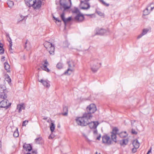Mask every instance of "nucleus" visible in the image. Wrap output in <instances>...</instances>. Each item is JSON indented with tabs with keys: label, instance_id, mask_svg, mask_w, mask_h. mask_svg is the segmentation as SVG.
Masks as SVG:
<instances>
[{
	"label": "nucleus",
	"instance_id": "25",
	"mask_svg": "<svg viewBox=\"0 0 154 154\" xmlns=\"http://www.w3.org/2000/svg\"><path fill=\"white\" fill-rule=\"evenodd\" d=\"M4 65L5 69L6 70H7V72H8L10 68V66L9 65L7 62H5V63Z\"/></svg>",
	"mask_w": 154,
	"mask_h": 154
},
{
	"label": "nucleus",
	"instance_id": "45",
	"mask_svg": "<svg viewBox=\"0 0 154 154\" xmlns=\"http://www.w3.org/2000/svg\"><path fill=\"white\" fill-rule=\"evenodd\" d=\"M137 149V148H135L134 147L133 148L132 150V152L134 153L135 152H136Z\"/></svg>",
	"mask_w": 154,
	"mask_h": 154
},
{
	"label": "nucleus",
	"instance_id": "63",
	"mask_svg": "<svg viewBox=\"0 0 154 154\" xmlns=\"http://www.w3.org/2000/svg\"><path fill=\"white\" fill-rule=\"evenodd\" d=\"M47 122H49V120H47Z\"/></svg>",
	"mask_w": 154,
	"mask_h": 154
},
{
	"label": "nucleus",
	"instance_id": "37",
	"mask_svg": "<svg viewBox=\"0 0 154 154\" xmlns=\"http://www.w3.org/2000/svg\"><path fill=\"white\" fill-rule=\"evenodd\" d=\"M60 17L62 20L63 21H65V14L64 12H63L60 15Z\"/></svg>",
	"mask_w": 154,
	"mask_h": 154
},
{
	"label": "nucleus",
	"instance_id": "23",
	"mask_svg": "<svg viewBox=\"0 0 154 154\" xmlns=\"http://www.w3.org/2000/svg\"><path fill=\"white\" fill-rule=\"evenodd\" d=\"M7 95L4 91L0 92V98L5 99L7 98Z\"/></svg>",
	"mask_w": 154,
	"mask_h": 154
},
{
	"label": "nucleus",
	"instance_id": "29",
	"mask_svg": "<svg viewBox=\"0 0 154 154\" xmlns=\"http://www.w3.org/2000/svg\"><path fill=\"white\" fill-rule=\"evenodd\" d=\"M57 67L59 69H60L63 68V65L62 63H58L57 65Z\"/></svg>",
	"mask_w": 154,
	"mask_h": 154
},
{
	"label": "nucleus",
	"instance_id": "26",
	"mask_svg": "<svg viewBox=\"0 0 154 154\" xmlns=\"http://www.w3.org/2000/svg\"><path fill=\"white\" fill-rule=\"evenodd\" d=\"M119 136L121 137H125L127 136L126 131L122 132L119 134Z\"/></svg>",
	"mask_w": 154,
	"mask_h": 154
},
{
	"label": "nucleus",
	"instance_id": "38",
	"mask_svg": "<svg viewBox=\"0 0 154 154\" xmlns=\"http://www.w3.org/2000/svg\"><path fill=\"white\" fill-rule=\"evenodd\" d=\"M149 30L148 29H144L143 30L142 32V33L143 35H144L147 33Z\"/></svg>",
	"mask_w": 154,
	"mask_h": 154
},
{
	"label": "nucleus",
	"instance_id": "58",
	"mask_svg": "<svg viewBox=\"0 0 154 154\" xmlns=\"http://www.w3.org/2000/svg\"><path fill=\"white\" fill-rule=\"evenodd\" d=\"M135 120L132 121H131V124H132V123H133L132 122H135Z\"/></svg>",
	"mask_w": 154,
	"mask_h": 154
},
{
	"label": "nucleus",
	"instance_id": "43",
	"mask_svg": "<svg viewBox=\"0 0 154 154\" xmlns=\"http://www.w3.org/2000/svg\"><path fill=\"white\" fill-rule=\"evenodd\" d=\"M131 132L133 134H137V132L135 131L134 129H132Z\"/></svg>",
	"mask_w": 154,
	"mask_h": 154
},
{
	"label": "nucleus",
	"instance_id": "56",
	"mask_svg": "<svg viewBox=\"0 0 154 154\" xmlns=\"http://www.w3.org/2000/svg\"><path fill=\"white\" fill-rule=\"evenodd\" d=\"M49 139H51H51H52V137H51V135H50L49 136Z\"/></svg>",
	"mask_w": 154,
	"mask_h": 154
},
{
	"label": "nucleus",
	"instance_id": "11",
	"mask_svg": "<svg viewBox=\"0 0 154 154\" xmlns=\"http://www.w3.org/2000/svg\"><path fill=\"white\" fill-rule=\"evenodd\" d=\"M42 4V1L41 0H38L33 3L32 7L34 9H38L41 7Z\"/></svg>",
	"mask_w": 154,
	"mask_h": 154
},
{
	"label": "nucleus",
	"instance_id": "27",
	"mask_svg": "<svg viewBox=\"0 0 154 154\" xmlns=\"http://www.w3.org/2000/svg\"><path fill=\"white\" fill-rule=\"evenodd\" d=\"M55 128V125L52 122L50 126V129L51 132H53L54 131Z\"/></svg>",
	"mask_w": 154,
	"mask_h": 154
},
{
	"label": "nucleus",
	"instance_id": "34",
	"mask_svg": "<svg viewBox=\"0 0 154 154\" xmlns=\"http://www.w3.org/2000/svg\"><path fill=\"white\" fill-rule=\"evenodd\" d=\"M72 19V17H69L67 18H65V21H63V22L64 23L65 25L66 26V23L70 21V20H71Z\"/></svg>",
	"mask_w": 154,
	"mask_h": 154
},
{
	"label": "nucleus",
	"instance_id": "6",
	"mask_svg": "<svg viewBox=\"0 0 154 154\" xmlns=\"http://www.w3.org/2000/svg\"><path fill=\"white\" fill-rule=\"evenodd\" d=\"M44 46L46 49L48 48V50L50 54L53 55L54 54V45L48 42H47L45 43Z\"/></svg>",
	"mask_w": 154,
	"mask_h": 154
},
{
	"label": "nucleus",
	"instance_id": "21",
	"mask_svg": "<svg viewBox=\"0 0 154 154\" xmlns=\"http://www.w3.org/2000/svg\"><path fill=\"white\" fill-rule=\"evenodd\" d=\"M68 108L67 106L63 107V111L64 112L62 113V114L64 116H67L68 113Z\"/></svg>",
	"mask_w": 154,
	"mask_h": 154
},
{
	"label": "nucleus",
	"instance_id": "20",
	"mask_svg": "<svg viewBox=\"0 0 154 154\" xmlns=\"http://www.w3.org/2000/svg\"><path fill=\"white\" fill-rule=\"evenodd\" d=\"M133 144L135 148H138L140 146V143L137 140H134L133 143Z\"/></svg>",
	"mask_w": 154,
	"mask_h": 154
},
{
	"label": "nucleus",
	"instance_id": "54",
	"mask_svg": "<svg viewBox=\"0 0 154 154\" xmlns=\"http://www.w3.org/2000/svg\"><path fill=\"white\" fill-rule=\"evenodd\" d=\"M8 79H9V81H8V82H11V79L10 78V77L9 76H8Z\"/></svg>",
	"mask_w": 154,
	"mask_h": 154
},
{
	"label": "nucleus",
	"instance_id": "62",
	"mask_svg": "<svg viewBox=\"0 0 154 154\" xmlns=\"http://www.w3.org/2000/svg\"><path fill=\"white\" fill-rule=\"evenodd\" d=\"M53 18H54V19H55V20L56 18V17H54V16H53Z\"/></svg>",
	"mask_w": 154,
	"mask_h": 154
},
{
	"label": "nucleus",
	"instance_id": "14",
	"mask_svg": "<svg viewBox=\"0 0 154 154\" xmlns=\"http://www.w3.org/2000/svg\"><path fill=\"white\" fill-rule=\"evenodd\" d=\"M26 4L28 7H30L35 3L36 0H25Z\"/></svg>",
	"mask_w": 154,
	"mask_h": 154
},
{
	"label": "nucleus",
	"instance_id": "36",
	"mask_svg": "<svg viewBox=\"0 0 154 154\" xmlns=\"http://www.w3.org/2000/svg\"><path fill=\"white\" fill-rule=\"evenodd\" d=\"M42 138L41 137H38L35 139L36 142L37 143L39 144L40 143V141L41 140Z\"/></svg>",
	"mask_w": 154,
	"mask_h": 154
},
{
	"label": "nucleus",
	"instance_id": "28",
	"mask_svg": "<svg viewBox=\"0 0 154 154\" xmlns=\"http://www.w3.org/2000/svg\"><path fill=\"white\" fill-rule=\"evenodd\" d=\"M111 137L112 140L115 142V143H116L117 142V140L116 139V135L111 134Z\"/></svg>",
	"mask_w": 154,
	"mask_h": 154
},
{
	"label": "nucleus",
	"instance_id": "16",
	"mask_svg": "<svg viewBox=\"0 0 154 154\" xmlns=\"http://www.w3.org/2000/svg\"><path fill=\"white\" fill-rule=\"evenodd\" d=\"M95 129L93 131V133L94 134V137H96V139L98 140H100L101 135L100 134H99L98 135L97 131V129Z\"/></svg>",
	"mask_w": 154,
	"mask_h": 154
},
{
	"label": "nucleus",
	"instance_id": "15",
	"mask_svg": "<svg viewBox=\"0 0 154 154\" xmlns=\"http://www.w3.org/2000/svg\"><path fill=\"white\" fill-rule=\"evenodd\" d=\"M39 82L42 83L44 86L47 88H48L50 86L49 82L48 80H44L41 79V80L39 81Z\"/></svg>",
	"mask_w": 154,
	"mask_h": 154
},
{
	"label": "nucleus",
	"instance_id": "33",
	"mask_svg": "<svg viewBox=\"0 0 154 154\" xmlns=\"http://www.w3.org/2000/svg\"><path fill=\"white\" fill-rule=\"evenodd\" d=\"M72 12L74 13L79 14L80 11L77 8H75L74 10L72 11Z\"/></svg>",
	"mask_w": 154,
	"mask_h": 154
},
{
	"label": "nucleus",
	"instance_id": "52",
	"mask_svg": "<svg viewBox=\"0 0 154 154\" xmlns=\"http://www.w3.org/2000/svg\"><path fill=\"white\" fill-rule=\"evenodd\" d=\"M3 44L0 42V48H2V47H3Z\"/></svg>",
	"mask_w": 154,
	"mask_h": 154
},
{
	"label": "nucleus",
	"instance_id": "2",
	"mask_svg": "<svg viewBox=\"0 0 154 154\" xmlns=\"http://www.w3.org/2000/svg\"><path fill=\"white\" fill-rule=\"evenodd\" d=\"M91 119H88V123L86 125H82V124L83 123V120L80 121V123H79L78 122V120H79V117L78 118L76 119V122L78 124V125H80L81 126H85L88 125H89V127L91 129H96L97 126L99 125V123L98 122V121H92V122H90V120Z\"/></svg>",
	"mask_w": 154,
	"mask_h": 154
},
{
	"label": "nucleus",
	"instance_id": "46",
	"mask_svg": "<svg viewBox=\"0 0 154 154\" xmlns=\"http://www.w3.org/2000/svg\"><path fill=\"white\" fill-rule=\"evenodd\" d=\"M20 104L21 105V109H25V107L24 106V104L23 103H22V104Z\"/></svg>",
	"mask_w": 154,
	"mask_h": 154
},
{
	"label": "nucleus",
	"instance_id": "49",
	"mask_svg": "<svg viewBox=\"0 0 154 154\" xmlns=\"http://www.w3.org/2000/svg\"><path fill=\"white\" fill-rule=\"evenodd\" d=\"M151 147L150 148V149L148 151V152H147L146 154H149V153L151 152Z\"/></svg>",
	"mask_w": 154,
	"mask_h": 154
},
{
	"label": "nucleus",
	"instance_id": "32",
	"mask_svg": "<svg viewBox=\"0 0 154 154\" xmlns=\"http://www.w3.org/2000/svg\"><path fill=\"white\" fill-rule=\"evenodd\" d=\"M19 134L18 130V128H17L16 130L14 131L13 134L14 137H17L19 136Z\"/></svg>",
	"mask_w": 154,
	"mask_h": 154
},
{
	"label": "nucleus",
	"instance_id": "19",
	"mask_svg": "<svg viewBox=\"0 0 154 154\" xmlns=\"http://www.w3.org/2000/svg\"><path fill=\"white\" fill-rule=\"evenodd\" d=\"M106 31L105 29H101L97 32L96 35H103L106 32Z\"/></svg>",
	"mask_w": 154,
	"mask_h": 154
},
{
	"label": "nucleus",
	"instance_id": "59",
	"mask_svg": "<svg viewBox=\"0 0 154 154\" xmlns=\"http://www.w3.org/2000/svg\"><path fill=\"white\" fill-rule=\"evenodd\" d=\"M95 154H100V153H98L97 152H95Z\"/></svg>",
	"mask_w": 154,
	"mask_h": 154
},
{
	"label": "nucleus",
	"instance_id": "22",
	"mask_svg": "<svg viewBox=\"0 0 154 154\" xmlns=\"http://www.w3.org/2000/svg\"><path fill=\"white\" fill-rule=\"evenodd\" d=\"M6 36H7V37H8L9 38V39H8V41L9 42V43H10L9 49H12L11 47H12V42L11 41V38L10 37V36L9 35V34L7 33V34H6Z\"/></svg>",
	"mask_w": 154,
	"mask_h": 154
},
{
	"label": "nucleus",
	"instance_id": "35",
	"mask_svg": "<svg viewBox=\"0 0 154 154\" xmlns=\"http://www.w3.org/2000/svg\"><path fill=\"white\" fill-rule=\"evenodd\" d=\"M100 3H101L104 6L108 7L109 6V4L106 3L103 0H98Z\"/></svg>",
	"mask_w": 154,
	"mask_h": 154
},
{
	"label": "nucleus",
	"instance_id": "8",
	"mask_svg": "<svg viewBox=\"0 0 154 154\" xmlns=\"http://www.w3.org/2000/svg\"><path fill=\"white\" fill-rule=\"evenodd\" d=\"M80 6L82 9L85 10H88L90 7V5L89 3L82 1H81Z\"/></svg>",
	"mask_w": 154,
	"mask_h": 154
},
{
	"label": "nucleus",
	"instance_id": "48",
	"mask_svg": "<svg viewBox=\"0 0 154 154\" xmlns=\"http://www.w3.org/2000/svg\"><path fill=\"white\" fill-rule=\"evenodd\" d=\"M97 13L100 16L102 15V13L100 11H97Z\"/></svg>",
	"mask_w": 154,
	"mask_h": 154
},
{
	"label": "nucleus",
	"instance_id": "31",
	"mask_svg": "<svg viewBox=\"0 0 154 154\" xmlns=\"http://www.w3.org/2000/svg\"><path fill=\"white\" fill-rule=\"evenodd\" d=\"M118 131V129L117 128H114L113 129L112 132L111 133V134L116 135L117 134Z\"/></svg>",
	"mask_w": 154,
	"mask_h": 154
},
{
	"label": "nucleus",
	"instance_id": "18",
	"mask_svg": "<svg viewBox=\"0 0 154 154\" xmlns=\"http://www.w3.org/2000/svg\"><path fill=\"white\" fill-rule=\"evenodd\" d=\"M128 141V139H123L120 141V143L121 146L125 145L127 144Z\"/></svg>",
	"mask_w": 154,
	"mask_h": 154
},
{
	"label": "nucleus",
	"instance_id": "1",
	"mask_svg": "<svg viewBox=\"0 0 154 154\" xmlns=\"http://www.w3.org/2000/svg\"><path fill=\"white\" fill-rule=\"evenodd\" d=\"M87 112L84 113L82 117H79V120H78L79 123H80L81 120L83 121L82 125H86L88 123V119H91L92 117L91 114L94 113L97 110L95 105L94 104H90L86 108Z\"/></svg>",
	"mask_w": 154,
	"mask_h": 154
},
{
	"label": "nucleus",
	"instance_id": "61",
	"mask_svg": "<svg viewBox=\"0 0 154 154\" xmlns=\"http://www.w3.org/2000/svg\"><path fill=\"white\" fill-rule=\"evenodd\" d=\"M24 154H31L30 153L27 152V153H24Z\"/></svg>",
	"mask_w": 154,
	"mask_h": 154
},
{
	"label": "nucleus",
	"instance_id": "51",
	"mask_svg": "<svg viewBox=\"0 0 154 154\" xmlns=\"http://www.w3.org/2000/svg\"><path fill=\"white\" fill-rule=\"evenodd\" d=\"M27 41H28V40H27L26 41V42L25 43V45L24 46V47L25 48H26V44L27 43Z\"/></svg>",
	"mask_w": 154,
	"mask_h": 154
},
{
	"label": "nucleus",
	"instance_id": "39",
	"mask_svg": "<svg viewBox=\"0 0 154 154\" xmlns=\"http://www.w3.org/2000/svg\"><path fill=\"white\" fill-rule=\"evenodd\" d=\"M17 108L18 109V112H20L21 111V104H19L17 105Z\"/></svg>",
	"mask_w": 154,
	"mask_h": 154
},
{
	"label": "nucleus",
	"instance_id": "50",
	"mask_svg": "<svg viewBox=\"0 0 154 154\" xmlns=\"http://www.w3.org/2000/svg\"><path fill=\"white\" fill-rule=\"evenodd\" d=\"M32 153L33 154H37V152L36 151H32Z\"/></svg>",
	"mask_w": 154,
	"mask_h": 154
},
{
	"label": "nucleus",
	"instance_id": "41",
	"mask_svg": "<svg viewBox=\"0 0 154 154\" xmlns=\"http://www.w3.org/2000/svg\"><path fill=\"white\" fill-rule=\"evenodd\" d=\"M29 121L28 120H25L24 121L22 124V126H25L27 124Z\"/></svg>",
	"mask_w": 154,
	"mask_h": 154
},
{
	"label": "nucleus",
	"instance_id": "5",
	"mask_svg": "<svg viewBox=\"0 0 154 154\" xmlns=\"http://www.w3.org/2000/svg\"><path fill=\"white\" fill-rule=\"evenodd\" d=\"M60 3L61 6L64 9V11L69 9L71 5V0H60Z\"/></svg>",
	"mask_w": 154,
	"mask_h": 154
},
{
	"label": "nucleus",
	"instance_id": "64",
	"mask_svg": "<svg viewBox=\"0 0 154 154\" xmlns=\"http://www.w3.org/2000/svg\"><path fill=\"white\" fill-rule=\"evenodd\" d=\"M86 15L88 16L90 15L89 14H86Z\"/></svg>",
	"mask_w": 154,
	"mask_h": 154
},
{
	"label": "nucleus",
	"instance_id": "53",
	"mask_svg": "<svg viewBox=\"0 0 154 154\" xmlns=\"http://www.w3.org/2000/svg\"><path fill=\"white\" fill-rule=\"evenodd\" d=\"M154 8V6L153 7H151L150 11H152Z\"/></svg>",
	"mask_w": 154,
	"mask_h": 154
},
{
	"label": "nucleus",
	"instance_id": "24",
	"mask_svg": "<svg viewBox=\"0 0 154 154\" xmlns=\"http://www.w3.org/2000/svg\"><path fill=\"white\" fill-rule=\"evenodd\" d=\"M7 4L8 5V7L10 8H11L14 5V2L13 1L10 0L7 1Z\"/></svg>",
	"mask_w": 154,
	"mask_h": 154
},
{
	"label": "nucleus",
	"instance_id": "7",
	"mask_svg": "<svg viewBox=\"0 0 154 154\" xmlns=\"http://www.w3.org/2000/svg\"><path fill=\"white\" fill-rule=\"evenodd\" d=\"M11 103H8L7 100H2L0 102V106L1 108H4L7 109L11 105Z\"/></svg>",
	"mask_w": 154,
	"mask_h": 154
},
{
	"label": "nucleus",
	"instance_id": "4",
	"mask_svg": "<svg viewBox=\"0 0 154 154\" xmlns=\"http://www.w3.org/2000/svg\"><path fill=\"white\" fill-rule=\"evenodd\" d=\"M67 63L68 65V68L67 70L64 72L65 74H68L70 75L74 71V68L75 65L72 60H69L67 62Z\"/></svg>",
	"mask_w": 154,
	"mask_h": 154
},
{
	"label": "nucleus",
	"instance_id": "9",
	"mask_svg": "<svg viewBox=\"0 0 154 154\" xmlns=\"http://www.w3.org/2000/svg\"><path fill=\"white\" fill-rule=\"evenodd\" d=\"M102 142L108 145H110L111 143V140L110 137L107 135L103 136L102 137Z\"/></svg>",
	"mask_w": 154,
	"mask_h": 154
},
{
	"label": "nucleus",
	"instance_id": "3",
	"mask_svg": "<svg viewBox=\"0 0 154 154\" xmlns=\"http://www.w3.org/2000/svg\"><path fill=\"white\" fill-rule=\"evenodd\" d=\"M91 70L94 72H96L101 65V63L97 59H95L92 60L91 63Z\"/></svg>",
	"mask_w": 154,
	"mask_h": 154
},
{
	"label": "nucleus",
	"instance_id": "60",
	"mask_svg": "<svg viewBox=\"0 0 154 154\" xmlns=\"http://www.w3.org/2000/svg\"><path fill=\"white\" fill-rule=\"evenodd\" d=\"M47 119V118H43V119L44 120H46Z\"/></svg>",
	"mask_w": 154,
	"mask_h": 154
},
{
	"label": "nucleus",
	"instance_id": "12",
	"mask_svg": "<svg viewBox=\"0 0 154 154\" xmlns=\"http://www.w3.org/2000/svg\"><path fill=\"white\" fill-rule=\"evenodd\" d=\"M49 65V63L47 60H45L44 61V63L43 64L42 68L43 70L47 72H49L50 70L47 67V66Z\"/></svg>",
	"mask_w": 154,
	"mask_h": 154
},
{
	"label": "nucleus",
	"instance_id": "55",
	"mask_svg": "<svg viewBox=\"0 0 154 154\" xmlns=\"http://www.w3.org/2000/svg\"><path fill=\"white\" fill-rule=\"evenodd\" d=\"M90 0H84L83 1L86 2H88Z\"/></svg>",
	"mask_w": 154,
	"mask_h": 154
},
{
	"label": "nucleus",
	"instance_id": "13",
	"mask_svg": "<svg viewBox=\"0 0 154 154\" xmlns=\"http://www.w3.org/2000/svg\"><path fill=\"white\" fill-rule=\"evenodd\" d=\"M23 148L26 151H30L32 149V147L29 144L24 143L23 145Z\"/></svg>",
	"mask_w": 154,
	"mask_h": 154
},
{
	"label": "nucleus",
	"instance_id": "40",
	"mask_svg": "<svg viewBox=\"0 0 154 154\" xmlns=\"http://www.w3.org/2000/svg\"><path fill=\"white\" fill-rule=\"evenodd\" d=\"M25 17L22 15L20 16V18L18 20V22L19 23L21 21L23 20L24 19Z\"/></svg>",
	"mask_w": 154,
	"mask_h": 154
},
{
	"label": "nucleus",
	"instance_id": "42",
	"mask_svg": "<svg viewBox=\"0 0 154 154\" xmlns=\"http://www.w3.org/2000/svg\"><path fill=\"white\" fill-rule=\"evenodd\" d=\"M4 49L3 47H2V48H0V54H2L4 53Z\"/></svg>",
	"mask_w": 154,
	"mask_h": 154
},
{
	"label": "nucleus",
	"instance_id": "44",
	"mask_svg": "<svg viewBox=\"0 0 154 154\" xmlns=\"http://www.w3.org/2000/svg\"><path fill=\"white\" fill-rule=\"evenodd\" d=\"M59 23V24L60 25L61 24V20H59V19L57 18H56L55 19Z\"/></svg>",
	"mask_w": 154,
	"mask_h": 154
},
{
	"label": "nucleus",
	"instance_id": "10",
	"mask_svg": "<svg viewBox=\"0 0 154 154\" xmlns=\"http://www.w3.org/2000/svg\"><path fill=\"white\" fill-rule=\"evenodd\" d=\"M84 17L83 14L81 13L77 14L74 18L75 21L79 22L82 21L84 19Z\"/></svg>",
	"mask_w": 154,
	"mask_h": 154
},
{
	"label": "nucleus",
	"instance_id": "47",
	"mask_svg": "<svg viewBox=\"0 0 154 154\" xmlns=\"http://www.w3.org/2000/svg\"><path fill=\"white\" fill-rule=\"evenodd\" d=\"M143 35L142 34V33H141V34H140V35H139L137 37V39H139L140 38H141Z\"/></svg>",
	"mask_w": 154,
	"mask_h": 154
},
{
	"label": "nucleus",
	"instance_id": "30",
	"mask_svg": "<svg viewBox=\"0 0 154 154\" xmlns=\"http://www.w3.org/2000/svg\"><path fill=\"white\" fill-rule=\"evenodd\" d=\"M118 131V129L117 128H114L113 129L112 132L111 133V134L116 135L117 134Z\"/></svg>",
	"mask_w": 154,
	"mask_h": 154
},
{
	"label": "nucleus",
	"instance_id": "17",
	"mask_svg": "<svg viewBox=\"0 0 154 154\" xmlns=\"http://www.w3.org/2000/svg\"><path fill=\"white\" fill-rule=\"evenodd\" d=\"M153 4L152 3H151L149 5L147 8H146V9L144 10L143 11V15H146L148 14L150 12V11H149V7H150L151 5H152Z\"/></svg>",
	"mask_w": 154,
	"mask_h": 154
},
{
	"label": "nucleus",
	"instance_id": "57",
	"mask_svg": "<svg viewBox=\"0 0 154 154\" xmlns=\"http://www.w3.org/2000/svg\"><path fill=\"white\" fill-rule=\"evenodd\" d=\"M5 57H2V60L3 59H4Z\"/></svg>",
	"mask_w": 154,
	"mask_h": 154
}]
</instances>
